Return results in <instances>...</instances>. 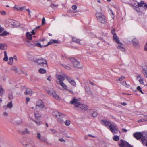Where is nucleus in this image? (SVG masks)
I'll return each mask as SVG.
<instances>
[{
  "label": "nucleus",
  "instance_id": "obj_64",
  "mask_svg": "<svg viewBox=\"0 0 147 147\" xmlns=\"http://www.w3.org/2000/svg\"><path fill=\"white\" fill-rule=\"evenodd\" d=\"M55 7V5H54V4H53V3H51L50 5V7H52V8L54 7Z\"/></svg>",
  "mask_w": 147,
  "mask_h": 147
},
{
  "label": "nucleus",
  "instance_id": "obj_54",
  "mask_svg": "<svg viewBox=\"0 0 147 147\" xmlns=\"http://www.w3.org/2000/svg\"><path fill=\"white\" fill-rule=\"evenodd\" d=\"M110 11H111V14H112V16H111L112 18L113 19V18H114V17H115L113 13L111 10H110Z\"/></svg>",
  "mask_w": 147,
  "mask_h": 147
},
{
  "label": "nucleus",
  "instance_id": "obj_47",
  "mask_svg": "<svg viewBox=\"0 0 147 147\" xmlns=\"http://www.w3.org/2000/svg\"><path fill=\"white\" fill-rule=\"evenodd\" d=\"M147 121L146 119H141L139 120L138 121V122L139 123V122H141L145 121Z\"/></svg>",
  "mask_w": 147,
  "mask_h": 147
},
{
  "label": "nucleus",
  "instance_id": "obj_62",
  "mask_svg": "<svg viewBox=\"0 0 147 147\" xmlns=\"http://www.w3.org/2000/svg\"><path fill=\"white\" fill-rule=\"evenodd\" d=\"M59 141L61 142H65V140H64V139H63V138H59Z\"/></svg>",
  "mask_w": 147,
  "mask_h": 147
},
{
  "label": "nucleus",
  "instance_id": "obj_23",
  "mask_svg": "<svg viewBox=\"0 0 147 147\" xmlns=\"http://www.w3.org/2000/svg\"><path fill=\"white\" fill-rule=\"evenodd\" d=\"M58 43V42L55 40H51L48 43V44H47V46L51 44L52 43Z\"/></svg>",
  "mask_w": 147,
  "mask_h": 147
},
{
  "label": "nucleus",
  "instance_id": "obj_31",
  "mask_svg": "<svg viewBox=\"0 0 147 147\" xmlns=\"http://www.w3.org/2000/svg\"><path fill=\"white\" fill-rule=\"evenodd\" d=\"M79 39H77L76 38L73 37L72 38V41L76 43H78L79 41Z\"/></svg>",
  "mask_w": 147,
  "mask_h": 147
},
{
  "label": "nucleus",
  "instance_id": "obj_22",
  "mask_svg": "<svg viewBox=\"0 0 147 147\" xmlns=\"http://www.w3.org/2000/svg\"><path fill=\"white\" fill-rule=\"evenodd\" d=\"M26 36L28 39L31 40L32 38V34L28 32H27L26 34Z\"/></svg>",
  "mask_w": 147,
  "mask_h": 147
},
{
  "label": "nucleus",
  "instance_id": "obj_53",
  "mask_svg": "<svg viewBox=\"0 0 147 147\" xmlns=\"http://www.w3.org/2000/svg\"><path fill=\"white\" fill-rule=\"evenodd\" d=\"M50 131H51L53 134H55L57 132V131L55 129H50Z\"/></svg>",
  "mask_w": 147,
  "mask_h": 147
},
{
  "label": "nucleus",
  "instance_id": "obj_52",
  "mask_svg": "<svg viewBox=\"0 0 147 147\" xmlns=\"http://www.w3.org/2000/svg\"><path fill=\"white\" fill-rule=\"evenodd\" d=\"M35 115L36 117H40V115L38 112H35Z\"/></svg>",
  "mask_w": 147,
  "mask_h": 147
},
{
  "label": "nucleus",
  "instance_id": "obj_48",
  "mask_svg": "<svg viewBox=\"0 0 147 147\" xmlns=\"http://www.w3.org/2000/svg\"><path fill=\"white\" fill-rule=\"evenodd\" d=\"M115 29H113L111 31V33L113 35V36L115 35H116L115 33Z\"/></svg>",
  "mask_w": 147,
  "mask_h": 147
},
{
  "label": "nucleus",
  "instance_id": "obj_60",
  "mask_svg": "<svg viewBox=\"0 0 147 147\" xmlns=\"http://www.w3.org/2000/svg\"><path fill=\"white\" fill-rule=\"evenodd\" d=\"M4 30V29L3 28L1 27L0 25V33H1Z\"/></svg>",
  "mask_w": 147,
  "mask_h": 147
},
{
  "label": "nucleus",
  "instance_id": "obj_30",
  "mask_svg": "<svg viewBox=\"0 0 147 147\" xmlns=\"http://www.w3.org/2000/svg\"><path fill=\"white\" fill-rule=\"evenodd\" d=\"M9 34V33L7 32L6 31H5L3 32L0 34V36H3L7 35Z\"/></svg>",
  "mask_w": 147,
  "mask_h": 147
},
{
  "label": "nucleus",
  "instance_id": "obj_59",
  "mask_svg": "<svg viewBox=\"0 0 147 147\" xmlns=\"http://www.w3.org/2000/svg\"><path fill=\"white\" fill-rule=\"evenodd\" d=\"M136 78L137 79H138L139 78L142 79V77L141 76V75H138L136 76Z\"/></svg>",
  "mask_w": 147,
  "mask_h": 147
},
{
  "label": "nucleus",
  "instance_id": "obj_49",
  "mask_svg": "<svg viewBox=\"0 0 147 147\" xmlns=\"http://www.w3.org/2000/svg\"><path fill=\"white\" fill-rule=\"evenodd\" d=\"M45 18L44 17L43 18L42 20V25H44L45 24Z\"/></svg>",
  "mask_w": 147,
  "mask_h": 147
},
{
  "label": "nucleus",
  "instance_id": "obj_41",
  "mask_svg": "<svg viewBox=\"0 0 147 147\" xmlns=\"http://www.w3.org/2000/svg\"><path fill=\"white\" fill-rule=\"evenodd\" d=\"M5 45L2 43H0V49L3 50L5 49Z\"/></svg>",
  "mask_w": 147,
  "mask_h": 147
},
{
  "label": "nucleus",
  "instance_id": "obj_50",
  "mask_svg": "<svg viewBox=\"0 0 147 147\" xmlns=\"http://www.w3.org/2000/svg\"><path fill=\"white\" fill-rule=\"evenodd\" d=\"M144 49L145 51H147V42H146L144 45Z\"/></svg>",
  "mask_w": 147,
  "mask_h": 147
},
{
  "label": "nucleus",
  "instance_id": "obj_61",
  "mask_svg": "<svg viewBox=\"0 0 147 147\" xmlns=\"http://www.w3.org/2000/svg\"><path fill=\"white\" fill-rule=\"evenodd\" d=\"M12 69L14 71H15L16 72H17V68L16 67H13L12 68Z\"/></svg>",
  "mask_w": 147,
  "mask_h": 147
},
{
  "label": "nucleus",
  "instance_id": "obj_3",
  "mask_svg": "<svg viewBox=\"0 0 147 147\" xmlns=\"http://www.w3.org/2000/svg\"><path fill=\"white\" fill-rule=\"evenodd\" d=\"M34 62H37L38 65L44 67H46L47 66V62L46 60L44 58H40L34 60Z\"/></svg>",
  "mask_w": 147,
  "mask_h": 147
},
{
  "label": "nucleus",
  "instance_id": "obj_21",
  "mask_svg": "<svg viewBox=\"0 0 147 147\" xmlns=\"http://www.w3.org/2000/svg\"><path fill=\"white\" fill-rule=\"evenodd\" d=\"M34 45L36 46L39 47L41 48L45 47L47 46V45H41V43H35L34 42Z\"/></svg>",
  "mask_w": 147,
  "mask_h": 147
},
{
  "label": "nucleus",
  "instance_id": "obj_27",
  "mask_svg": "<svg viewBox=\"0 0 147 147\" xmlns=\"http://www.w3.org/2000/svg\"><path fill=\"white\" fill-rule=\"evenodd\" d=\"M117 49L123 52L125 51V49L123 47L121 46H118L117 47Z\"/></svg>",
  "mask_w": 147,
  "mask_h": 147
},
{
  "label": "nucleus",
  "instance_id": "obj_25",
  "mask_svg": "<svg viewBox=\"0 0 147 147\" xmlns=\"http://www.w3.org/2000/svg\"><path fill=\"white\" fill-rule=\"evenodd\" d=\"M4 57L3 60L4 61H7L8 60V57L6 51H4Z\"/></svg>",
  "mask_w": 147,
  "mask_h": 147
},
{
  "label": "nucleus",
  "instance_id": "obj_8",
  "mask_svg": "<svg viewBox=\"0 0 147 147\" xmlns=\"http://www.w3.org/2000/svg\"><path fill=\"white\" fill-rule=\"evenodd\" d=\"M78 99H76L75 97H73L72 100L70 102V103L71 104H74L75 107H78L80 104V102H78Z\"/></svg>",
  "mask_w": 147,
  "mask_h": 147
},
{
  "label": "nucleus",
  "instance_id": "obj_55",
  "mask_svg": "<svg viewBox=\"0 0 147 147\" xmlns=\"http://www.w3.org/2000/svg\"><path fill=\"white\" fill-rule=\"evenodd\" d=\"M63 67H65V68L69 70L70 69V68L69 67L65 65H63Z\"/></svg>",
  "mask_w": 147,
  "mask_h": 147
},
{
  "label": "nucleus",
  "instance_id": "obj_11",
  "mask_svg": "<svg viewBox=\"0 0 147 147\" xmlns=\"http://www.w3.org/2000/svg\"><path fill=\"white\" fill-rule=\"evenodd\" d=\"M65 115L63 114H62L61 113L57 112L56 113L55 115L56 117L59 119H58V121L60 122L61 123H62L63 122V120H61L60 119V118H61L62 117H63Z\"/></svg>",
  "mask_w": 147,
  "mask_h": 147
},
{
  "label": "nucleus",
  "instance_id": "obj_16",
  "mask_svg": "<svg viewBox=\"0 0 147 147\" xmlns=\"http://www.w3.org/2000/svg\"><path fill=\"white\" fill-rule=\"evenodd\" d=\"M113 38L114 40L115 41V42L116 43L118 44H120L121 45H122V44L120 42L119 40V38L117 35H115L113 36Z\"/></svg>",
  "mask_w": 147,
  "mask_h": 147
},
{
  "label": "nucleus",
  "instance_id": "obj_19",
  "mask_svg": "<svg viewBox=\"0 0 147 147\" xmlns=\"http://www.w3.org/2000/svg\"><path fill=\"white\" fill-rule=\"evenodd\" d=\"M39 140L41 142H45L47 144H48V142L47 141V139L44 136H42Z\"/></svg>",
  "mask_w": 147,
  "mask_h": 147
},
{
  "label": "nucleus",
  "instance_id": "obj_33",
  "mask_svg": "<svg viewBox=\"0 0 147 147\" xmlns=\"http://www.w3.org/2000/svg\"><path fill=\"white\" fill-rule=\"evenodd\" d=\"M122 85L125 86L126 87L128 88L129 86V85L127 84L125 81H123L121 83Z\"/></svg>",
  "mask_w": 147,
  "mask_h": 147
},
{
  "label": "nucleus",
  "instance_id": "obj_42",
  "mask_svg": "<svg viewBox=\"0 0 147 147\" xmlns=\"http://www.w3.org/2000/svg\"><path fill=\"white\" fill-rule=\"evenodd\" d=\"M137 90L139 91L142 94H143L144 93L142 91L141 88H140V86H138L137 87Z\"/></svg>",
  "mask_w": 147,
  "mask_h": 147
},
{
  "label": "nucleus",
  "instance_id": "obj_32",
  "mask_svg": "<svg viewBox=\"0 0 147 147\" xmlns=\"http://www.w3.org/2000/svg\"><path fill=\"white\" fill-rule=\"evenodd\" d=\"M119 137L117 135H115L113 137V139L115 141H117L119 140Z\"/></svg>",
  "mask_w": 147,
  "mask_h": 147
},
{
  "label": "nucleus",
  "instance_id": "obj_58",
  "mask_svg": "<svg viewBox=\"0 0 147 147\" xmlns=\"http://www.w3.org/2000/svg\"><path fill=\"white\" fill-rule=\"evenodd\" d=\"M36 29H35L32 30V31L31 32V33L33 34V35H35V32L34 31H36Z\"/></svg>",
  "mask_w": 147,
  "mask_h": 147
},
{
  "label": "nucleus",
  "instance_id": "obj_12",
  "mask_svg": "<svg viewBox=\"0 0 147 147\" xmlns=\"http://www.w3.org/2000/svg\"><path fill=\"white\" fill-rule=\"evenodd\" d=\"M138 6L140 7H144L147 9V4L143 1H141L140 2H137Z\"/></svg>",
  "mask_w": 147,
  "mask_h": 147
},
{
  "label": "nucleus",
  "instance_id": "obj_17",
  "mask_svg": "<svg viewBox=\"0 0 147 147\" xmlns=\"http://www.w3.org/2000/svg\"><path fill=\"white\" fill-rule=\"evenodd\" d=\"M86 91L89 95H91L92 94V92L90 88L88 87H86L85 88Z\"/></svg>",
  "mask_w": 147,
  "mask_h": 147
},
{
  "label": "nucleus",
  "instance_id": "obj_4",
  "mask_svg": "<svg viewBox=\"0 0 147 147\" xmlns=\"http://www.w3.org/2000/svg\"><path fill=\"white\" fill-rule=\"evenodd\" d=\"M47 92L50 96H53L55 99L59 100L60 99V98L56 93L53 90V88L47 90Z\"/></svg>",
  "mask_w": 147,
  "mask_h": 147
},
{
  "label": "nucleus",
  "instance_id": "obj_40",
  "mask_svg": "<svg viewBox=\"0 0 147 147\" xmlns=\"http://www.w3.org/2000/svg\"><path fill=\"white\" fill-rule=\"evenodd\" d=\"M4 92V90L1 85L0 86V93L1 94H3Z\"/></svg>",
  "mask_w": 147,
  "mask_h": 147
},
{
  "label": "nucleus",
  "instance_id": "obj_43",
  "mask_svg": "<svg viewBox=\"0 0 147 147\" xmlns=\"http://www.w3.org/2000/svg\"><path fill=\"white\" fill-rule=\"evenodd\" d=\"M70 83L71 84L74 86L76 85V83L73 79L70 82Z\"/></svg>",
  "mask_w": 147,
  "mask_h": 147
},
{
  "label": "nucleus",
  "instance_id": "obj_20",
  "mask_svg": "<svg viewBox=\"0 0 147 147\" xmlns=\"http://www.w3.org/2000/svg\"><path fill=\"white\" fill-rule=\"evenodd\" d=\"M26 145V147H36L34 143L32 141H31L30 142H28Z\"/></svg>",
  "mask_w": 147,
  "mask_h": 147
},
{
  "label": "nucleus",
  "instance_id": "obj_26",
  "mask_svg": "<svg viewBox=\"0 0 147 147\" xmlns=\"http://www.w3.org/2000/svg\"><path fill=\"white\" fill-rule=\"evenodd\" d=\"M58 84L60 85L63 88L65 89L66 90H67V86L63 82H62Z\"/></svg>",
  "mask_w": 147,
  "mask_h": 147
},
{
  "label": "nucleus",
  "instance_id": "obj_1",
  "mask_svg": "<svg viewBox=\"0 0 147 147\" xmlns=\"http://www.w3.org/2000/svg\"><path fill=\"white\" fill-rule=\"evenodd\" d=\"M102 121L103 122L105 126H108L109 129L112 133L116 134L118 131L117 127L115 125L110 123L109 121L102 120Z\"/></svg>",
  "mask_w": 147,
  "mask_h": 147
},
{
  "label": "nucleus",
  "instance_id": "obj_35",
  "mask_svg": "<svg viewBox=\"0 0 147 147\" xmlns=\"http://www.w3.org/2000/svg\"><path fill=\"white\" fill-rule=\"evenodd\" d=\"M136 7L134 8L135 10L138 13H139L141 12L139 8V7L138 6V5L136 6Z\"/></svg>",
  "mask_w": 147,
  "mask_h": 147
},
{
  "label": "nucleus",
  "instance_id": "obj_39",
  "mask_svg": "<svg viewBox=\"0 0 147 147\" xmlns=\"http://www.w3.org/2000/svg\"><path fill=\"white\" fill-rule=\"evenodd\" d=\"M29 133V132L28 131L27 128H26L25 130L22 132V134H28Z\"/></svg>",
  "mask_w": 147,
  "mask_h": 147
},
{
  "label": "nucleus",
  "instance_id": "obj_45",
  "mask_svg": "<svg viewBox=\"0 0 147 147\" xmlns=\"http://www.w3.org/2000/svg\"><path fill=\"white\" fill-rule=\"evenodd\" d=\"M37 136H36L37 138H38L39 140H40L41 137L40 134V133H37Z\"/></svg>",
  "mask_w": 147,
  "mask_h": 147
},
{
  "label": "nucleus",
  "instance_id": "obj_2",
  "mask_svg": "<svg viewBox=\"0 0 147 147\" xmlns=\"http://www.w3.org/2000/svg\"><path fill=\"white\" fill-rule=\"evenodd\" d=\"M96 15L97 19L99 22L103 24L106 23L107 20L104 14L100 13H97Z\"/></svg>",
  "mask_w": 147,
  "mask_h": 147
},
{
  "label": "nucleus",
  "instance_id": "obj_9",
  "mask_svg": "<svg viewBox=\"0 0 147 147\" xmlns=\"http://www.w3.org/2000/svg\"><path fill=\"white\" fill-rule=\"evenodd\" d=\"M63 76H64L63 75ZM57 83L58 84L59 83L63 82V81L65 80L64 76H63L61 75H58L57 76Z\"/></svg>",
  "mask_w": 147,
  "mask_h": 147
},
{
  "label": "nucleus",
  "instance_id": "obj_46",
  "mask_svg": "<svg viewBox=\"0 0 147 147\" xmlns=\"http://www.w3.org/2000/svg\"><path fill=\"white\" fill-rule=\"evenodd\" d=\"M27 45L29 46L30 47L32 46L34 44H32L30 43V42L28 40H27Z\"/></svg>",
  "mask_w": 147,
  "mask_h": 147
},
{
  "label": "nucleus",
  "instance_id": "obj_6",
  "mask_svg": "<svg viewBox=\"0 0 147 147\" xmlns=\"http://www.w3.org/2000/svg\"><path fill=\"white\" fill-rule=\"evenodd\" d=\"M70 61L73 64V66L75 67L80 68L82 67V65L79 62L77 61L74 58H70Z\"/></svg>",
  "mask_w": 147,
  "mask_h": 147
},
{
  "label": "nucleus",
  "instance_id": "obj_5",
  "mask_svg": "<svg viewBox=\"0 0 147 147\" xmlns=\"http://www.w3.org/2000/svg\"><path fill=\"white\" fill-rule=\"evenodd\" d=\"M134 137L138 140L141 139L142 142H144V137L143 136V134L140 132H136L134 133Z\"/></svg>",
  "mask_w": 147,
  "mask_h": 147
},
{
  "label": "nucleus",
  "instance_id": "obj_15",
  "mask_svg": "<svg viewBox=\"0 0 147 147\" xmlns=\"http://www.w3.org/2000/svg\"><path fill=\"white\" fill-rule=\"evenodd\" d=\"M78 107L85 111L87 110L88 109V107L87 106L83 104H81L80 103L78 106Z\"/></svg>",
  "mask_w": 147,
  "mask_h": 147
},
{
  "label": "nucleus",
  "instance_id": "obj_10",
  "mask_svg": "<svg viewBox=\"0 0 147 147\" xmlns=\"http://www.w3.org/2000/svg\"><path fill=\"white\" fill-rule=\"evenodd\" d=\"M44 105L42 101L40 100H39L36 103V109H38V107H39L40 108L42 109L44 107Z\"/></svg>",
  "mask_w": 147,
  "mask_h": 147
},
{
  "label": "nucleus",
  "instance_id": "obj_13",
  "mask_svg": "<svg viewBox=\"0 0 147 147\" xmlns=\"http://www.w3.org/2000/svg\"><path fill=\"white\" fill-rule=\"evenodd\" d=\"M132 42L135 47H138L139 46L138 41L136 38H134L132 40Z\"/></svg>",
  "mask_w": 147,
  "mask_h": 147
},
{
  "label": "nucleus",
  "instance_id": "obj_24",
  "mask_svg": "<svg viewBox=\"0 0 147 147\" xmlns=\"http://www.w3.org/2000/svg\"><path fill=\"white\" fill-rule=\"evenodd\" d=\"M63 75L64 76L65 78L69 83L73 79L71 78L70 77L66 75V74H63Z\"/></svg>",
  "mask_w": 147,
  "mask_h": 147
},
{
  "label": "nucleus",
  "instance_id": "obj_51",
  "mask_svg": "<svg viewBox=\"0 0 147 147\" xmlns=\"http://www.w3.org/2000/svg\"><path fill=\"white\" fill-rule=\"evenodd\" d=\"M139 82L140 84H143L144 83L143 80V78L140 79L139 80Z\"/></svg>",
  "mask_w": 147,
  "mask_h": 147
},
{
  "label": "nucleus",
  "instance_id": "obj_7",
  "mask_svg": "<svg viewBox=\"0 0 147 147\" xmlns=\"http://www.w3.org/2000/svg\"><path fill=\"white\" fill-rule=\"evenodd\" d=\"M121 143L119 144V146L120 147H131V146L127 142L124 141L122 139L120 140Z\"/></svg>",
  "mask_w": 147,
  "mask_h": 147
},
{
  "label": "nucleus",
  "instance_id": "obj_63",
  "mask_svg": "<svg viewBox=\"0 0 147 147\" xmlns=\"http://www.w3.org/2000/svg\"><path fill=\"white\" fill-rule=\"evenodd\" d=\"M144 137V142L146 140L145 139V138H147V132L145 133V135L143 137Z\"/></svg>",
  "mask_w": 147,
  "mask_h": 147
},
{
  "label": "nucleus",
  "instance_id": "obj_28",
  "mask_svg": "<svg viewBox=\"0 0 147 147\" xmlns=\"http://www.w3.org/2000/svg\"><path fill=\"white\" fill-rule=\"evenodd\" d=\"M13 62V58L12 57H10L9 59L8 64L10 65H11Z\"/></svg>",
  "mask_w": 147,
  "mask_h": 147
},
{
  "label": "nucleus",
  "instance_id": "obj_38",
  "mask_svg": "<svg viewBox=\"0 0 147 147\" xmlns=\"http://www.w3.org/2000/svg\"><path fill=\"white\" fill-rule=\"evenodd\" d=\"M33 121L35 122L36 124L38 126L39 125L41 124V122L38 120H37L36 121L33 120Z\"/></svg>",
  "mask_w": 147,
  "mask_h": 147
},
{
  "label": "nucleus",
  "instance_id": "obj_56",
  "mask_svg": "<svg viewBox=\"0 0 147 147\" xmlns=\"http://www.w3.org/2000/svg\"><path fill=\"white\" fill-rule=\"evenodd\" d=\"M72 9L73 10H76L77 8V6L76 5H73L71 7Z\"/></svg>",
  "mask_w": 147,
  "mask_h": 147
},
{
  "label": "nucleus",
  "instance_id": "obj_34",
  "mask_svg": "<svg viewBox=\"0 0 147 147\" xmlns=\"http://www.w3.org/2000/svg\"><path fill=\"white\" fill-rule=\"evenodd\" d=\"M78 43L80 45H84L85 44V42L83 40H79V41Z\"/></svg>",
  "mask_w": 147,
  "mask_h": 147
},
{
  "label": "nucleus",
  "instance_id": "obj_14",
  "mask_svg": "<svg viewBox=\"0 0 147 147\" xmlns=\"http://www.w3.org/2000/svg\"><path fill=\"white\" fill-rule=\"evenodd\" d=\"M25 95H28L30 96H31L33 94L32 91L29 88L27 89L26 91L24 93Z\"/></svg>",
  "mask_w": 147,
  "mask_h": 147
},
{
  "label": "nucleus",
  "instance_id": "obj_57",
  "mask_svg": "<svg viewBox=\"0 0 147 147\" xmlns=\"http://www.w3.org/2000/svg\"><path fill=\"white\" fill-rule=\"evenodd\" d=\"M125 78V77L124 76H122L119 79H118V80L119 81H121L122 80H123Z\"/></svg>",
  "mask_w": 147,
  "mask_h": 147
},
{
  "label": "nucleus",
  "instance_id": "obj_37",
  "mask_svg": "<svg viewBox=\"0 0 147 147\" xmlns=\"http://www.w3.org/2000/svg\"><path fill=\"white\" fill-rule=\"evenodd\" d=\"M13 106L12 102L8 103L7 105V107L9 108H11Z\"/></svg>",
  "mask_w": 147,
  "mask_h": 147
},
{
  "label": "nucleus",
  "instance_id": "obj_29",
  "mask_svg": "<svg viewBox=\"0 0 147 147\" xmlns=\"http://www.w3.org/2000/svg\"><path fill=\"white\" fill-rule=\"evenodd\" d=\"M39 71L40 73L43 74L46 73V70L43 68H41L39 69Z\"/></svg>",
  "mask_w": 147,
  "mask_h": 147
},
{
  "label": "nucleus",
  "instance_id": "obj_18",
  "mask_svg": "<svg viewBox=\"0 0 147 147\" xmlns=\"http://www.w3.org/2000/svg\"><path fill=\"white\" fill-rule=\"evenodd\" d=\"M142 71L144 76L147 78V67L142 69Z\"/></svg>",
  "mask_w": 147,
  "mask_h": 147
},
{
  "label": "nucleus",
  "instance_id": "obj_36",
  "mask_svg": "<svg viewBox=\"0 0 147 147\" xmlns=\"http://www.w3.org/2000/svg\"><path fill=\"white\" fill-rule=\"evenodd\" d=\"M65 125L66 126H69L70 124V121L69 120H66L64 122Z\"/></svg>",
  "mask_w": 147,
  "mask_h": 147
},
{
  "label": "nucleus",
  "instance_id": "obj_44",
  "mask_svg": "<svg viewBox=\"0 0 147 147\" xmlns=\"http://www.w3.org/2000/svg\"><path fill=\"white\" fill-rule=\"evenodd\" d=\"M98 114L96 112H94L92 114V115L94 117H95L97 116Z\"/></svg>",
  "mask_w": 147,
  "mask_h": 147
}]
</instances>
